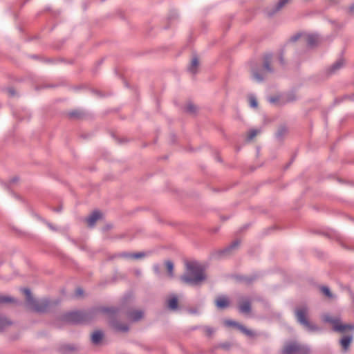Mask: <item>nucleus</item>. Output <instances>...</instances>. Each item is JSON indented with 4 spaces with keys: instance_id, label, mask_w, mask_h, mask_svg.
<instances>
[{
    "instance_id": "nucleus-23",
    "label": "nucleus",
    "mask_w": 354,
    "mask_h": 354,
    "mask_svg": "<svg viewBox=\"0 0 354 354\" xmlns=\"http://www.w3.org/2000/svg\"><path fill=\"white\" fill-rule=\"evenodd\" d=\"M144 256H145V254L142 252H138V253H136V254H129L126 255L127 257L133 259H140V258L143 257Z\"/></svg>"
},
{
    "instance_id": "nucleus-11",
    "label": "nucleus",
    "mask_w": 354,
    "mask_h": 354,
    "mask_svg": "<svg viewBox=\"0 0 354 354\" xmlns=\"http://www.w3.org/2000/svg\"><path fill=\"white\" fill-rule=\"evenodd\" d=\"M199 66V61L196 57H194L189 66V71L193 74L196 73Z\"/></svg>"
},
{
    "instance_id": "nucleus-15",
    "label": "nucleus",
    "mask_w": 354,
    "mask_h": 354,
    "mask_svg": "<svg viewBox=\"0 0 354 354\" xmlns=\"http://www.w3.org/2000/svg\"><path fill=\"white\" fill-rule=\"evenodd\" d=\"M320 290H321V292L323 293V295H324L328 299H333V295L330 292V290H329V288L328 287L322 286V287H321Z\"/></svg>"
},
{
    "instance_id": "nucleus-22",
    "label": "nucleus",
    "mask_w": 354,
    "mask_h": 354,
    "mask_svg": "<svg viewBox=\"0 0 354 354\" xmlns=\"http://www.w3.org/2000/svg\"><path fill=\"white\" fill-rule=\"evenodd\" d=\"M14 299L7 296L0 295V304L13 302Z\"/></svg>"
},
{
    "instance_id": "nucleus-2",
    "label": "nucleus",
    "mask_w": 354,
    "mask_h": 354,
    "mask_svg": "<svg viewBox=\"0 0 354 354\" xmlns=\"http://www.w3.org/2000/svg\"><path fill=\"white\" fill-rule=\"evenodd\" d=\"M323 320L326 322L330 323L333 329L341 333L346 332H353L354 325L351 324H343L337 317H332L329 315H324L323 316Z\"/></svg>"
},
{
    "instance_id": "nucleus-20",
    "label": "nucleus",
    "mask_w": 354,
    "mask_h": 354,
    "mask_svg": "<svg viewBox=\"0 0 354 354\" xmlns=\"http://www.w3.org/2000/svg\"><path fill=\"white\" fill-rule=\"evenodd\" d=\"M270 61H271L270 55H267L265 57L263 67H264L265 70H266L267 71H271V69L269 67V64H270Z\"/></svg>"
},
{
    "instance_id": "nucleus-27",
    "label": "nucleus",
    "mask_w": 354,
    "mask_h": 354,
    "mask_svg": "<svg viewBox=\"0 0 354 354\" xmlns=\"http://www.w3.org/2000/svg\"><path fill=\"white\" fill-rule=\"evenodd\" d=\"M290 0H280L277 6V10H280L282 8L286 3L289 2Z\"/></svg>"
},
{
    "instance_id": "nucleus-13",
    "label": "nucleus",
    "mask_w": 354,
    "mask_h": 354,
    "mask_svg": "<svg viewBox=\"0 0 354 354\" xmlns=\"http://www.w3.org/2000/svg\"><path fill=\"white\" fill-rule=\"evenodd\" d=\"M168 306L171 310H176L178 307V299L174 296L168 300Z\"/></svg>"
},
{
    "instance_id": "nucleus-3",
    "label": "nucleus",
    "mask_w": 354,
    "mask_h": 354,
    "mask_svg": "<svg viewBox=\"0 0 354 354\" xmlns=\"http://www.w3.org/2000/svg\"><path fill=\"white\" fill-rule=\"evenodd\" d=\"M23 292L26 296L27 305L31 310L37 312H44L47 309L49 305L47 300L36 301L32 297L30 290L26 288L23 289Z\"/></svg>"
},
{
    "instance_id": "nucleus-31",
    "label": "nucleus",
    "mask_w": 354,
    "mask_h": 354,
    "mask_svg": "<svg viewBox=\"0 0 354 354\" xmlns=\"http://www.w3.org/2000/svg\"><path fill=\"white\" fill-rule=\"evenodd\" d=\"M275 101H276V100L274 98L272 97V98L270 99V102H272V103L275 102Z\"/></svg>"
},
{
    "instance_id": "nucleus-8",
    "label": "nucleus",
    "mask_w": 354,
    "mask_h": 354,
    "mask_svg": "<svg viewBox=\"0 0 354 354\" xmlns=\"http://www.w3.org/2000/svg\"><path fill=\"white\" fill-rule=\"evenodd\" d=\"M66 319L71 322H81L84 320V315L80 312H72L66 315Z\"/></svg>"
},
{
    "instance_id": "nucleus-1",
    "label": "nucleus",
    "mask_w": 354,
    "mask_h": 354,
    "mask_svg": "<svg viewBox=\"0 0 354 354\" xmlns=\"http://www.w3.org/2000/svg\"><path fill=\"white\" fill-rule=\"evenodd\" d=\"M206 278L203 267L196 263L187 264L185 273L181 276L183 282L190 285H198Z\"/></svg>"
},
{
    "instance_id": "nucleus-21",
    "label": "nucleus",
    "mask_w": 354,
    "mask_h": 354,
    "mask_svg": "<svg viewBox=\"0 0 354 354\" xmlns=\"http://www.w3.org/2000/svg\"><path fill=\"white\" fill-rule=\"evenodd\" d=\"M259 131L256 129L250 130L248 133L247 140L249 141L252 140L259 133Z\"/></svg>"
},
{
    "instance_id": "nucleus-10",
    "label": "nucleus",
    "mask_w": 354,
    "mask_h": 354,
    "mask_svg": "<svg viewBox=\"0 0 354 354\" xmlns=\"http://www.w3.org/2000/svg\"><path fill=\"white\" fill-rule=\"evenodd\" d=\"M216 305L219 308H224L228 306L229 301L226 297H219L216 300Z\"/></svg>"
},
{
    "instance_id": "nucleus-24",
    "label": "nucleus",
    "mask_w": 354,
    "mask_h": 354,
    "mask_svg": "<svg viewBox=\"0 0 354 354\" xmlns=\"http://www.w3.org/2000/svg\"><path fill=\"white\" fill-rule=\"evenodd\" d=\"M249 103L250 106L252 108H257L258 106L257 99L254 96H250L249 97Z\"/></svg>"
},
{
    "instance_id": "nucleus-9",
    "label": "nucleus",
    "mask_w": 354,
    "mask_h": 354,
    "mask_svg": "<svg viewBox=\"0 0 354 354\" xmlns=\"http://www.w3.org/2000/svg\"><path fill=\"white\" fill-rule=\"evenodd\" d=\"M102 217V214L98 212H93L87 218L86 223L88 227H92L95 225L97 221L100 220Z\"/></svg>"
},
{
    "instance_id": "nucleus-7",
    "label": "nucleus",
    "mask_w": 354,
    "mask_h": 354,
    "mask_svg": "<svg viewBox=\"0 0 354 354\" xmlns=\"http://www.w3.org/2000/svg\"><path fill=\"white\" fill-rule=\"evenodd\" d=\"M353 336L352 334H344L339 340V344L343 352H347L349 346L353 341Z\"/></svg>"
},
{
    "instance_id": "nucleus-25",
    "label": "nucleus",
    "mask_w": 354,
    "mask_h": 354,
    "mask_svg": "<svg viewBox=\"0 0 354 354\" xmlns=\"http://www.w3.org/2000/svg\"><path fill=\"white\" fill-rule=\"evenodd\" d=\"M225 323V326H234V327H236L237 328H239V326H240L239 324L232 321V320H225L224 322Z\"/></svg>"
},
{
    "instance_id": "nucleus-12",
    "label": "nucleus",
    "mask_w": 354,
    "mask_h": 354,
    "mask_svg": "<svg viewBox=\"0 0 354 354\" xmlns=\"http://www.w3.org/2000/svg\"><path fill=\"white\" fill-rule=\"evenodd\" d=\"M102 332L97 330L95 331L91 335V340L94 344H98L102 339Z\"/></svg>"
},
{
    "instance_id": "nucleus-18",
    "label": "nucleus",
    "mask_w": 354,
    "mask_h": 354,
    "mask_svg": "<svg viewBox=\"0 0 354 354\" xmlns=\"http://www.w3.org/2000/svg\"><path fill=\"white\" fill-rule=\"evenodd\" d=\"M239 330H240L243 333H244L245 335H248V336H253L254 335V333L252 330L246 328L245 327H244L243 326L241 325L239 326Z\"/></svg>"
},
{
    "instance_id": "nucleus-32",
    "label": "nucleus",
    "mask_w": 354,
    "mask_h": 354,
    "mask_svg": "<svg viewBox=\"0 0 354 354\" xmlns=\"http://www.w3.org/2000/svg\"><path fill=\"white\" fill-rule=\"evenodd\" d=\"M120 330L125 331V330H127V327H123V328H120Z\"/></svg>"
},
{
    "instance_id": "nucleus-17",
    "label": "nucleus",
    "mask_w": 354,
    "mask_h": 354,
    "mask_svg": "<svg viewBox=\"0 0 354 354\" xmlns=\"http://www.w3.org/2000/svg\"><path fill=\"white\" fill-rule=\"evenodd\" d=\"M344 60L339 59L337 62H336L331 67V71L335 72V71L340 68L344 65Z\"/></svg>"
},
{
    "instance_id": "nucleus-26",
    "label": "nucleus",
    "mask_w": 354,
    "mask_h": 354,
    "mask_svg": "<svg viewBox=\"0 0 354 354\" xmlns=\"http://www.w3.org/2000/svg\"><path fill=\"white\" fill-rule=\"evenodd\" d=\"M10 324V322L6 318L0 317V329H2L6 326Z\"/></svg>"
},
{
    "instance_id": "nucleus-30",
    "label": "nucleus",
    "mask_w": 354,
    "mask_h": 354,
    "mask_svg": "<svg viewBox=\"0 0 354 354\" xmlns=\"http://www.w3.org/2000/svg\"><path fill=\"white\" fill-rule=\"evenodd\" d=\"M253 77L257 81H261L263 79V77L260 76L257 73H254Z\"/></svg>"
},
{
    "instance_id": "nucleus-6",
    "label": "nucleus",
    "mask_w": 354,
    "mask_h": 354,
    "mask_svg": "<svg viewBox=\"0 0 354 354\" xmlns=\"http://www.w3.org/2000/svg\"><path fill=\"white\" fill-rule=\"evenodd\" d=\"M299 39L302 43H306L308 46H314L319 42V39L314 34H299L291 38L292 41Z\"/></svg>"
},
{
    "instance_id": "nucleus-4",
    "label": "nucleus",
    "mask_w": 354,
    "mask_h": 354,
    "mask_svg": "<svg viewBox=\"0 0 354 354\" xmlns=\"http://www.w3.org/2000/svg\"><path fill=\"white\" fill-rule=\"evenodd\" d=\"M308 313V308L306 306H302L298 307L295 310V315L297 321L304 326L306 328L309 330H315L316 327L311 324L310 322L307 319V315Z\"/></svg>"
},
{
    "instance_id": "nucleus-16",
    "label": "nucleus",
    "mask_w": 354,
    "mask_h": 354,
    "mask_svg": "<svg viewBox=\"0 0 354 354\" xmlns=\"http://www.w3.org/2000/svg\"><path fill=\"white\" fill-rule=\"evenodd\" d=\"M142 317V313L141 311L137 310L133 312L130 315V318L133 321H138Z\"/></svg>"
},
{
    "instance_id": "nucleus-5",
    "label": "nucleus",
    "mask_w": 354,
    "mask_h": 354,
    "mask_svg": "<svg viewBox=\"0 0 354 354\" xmlns=\"http://www.w3.org/2000/svg\"><path fill=\"white\" fill-rule=\"evenodd\" d=\"M309 353L308 348L297 343L288 344L283 349V354H309Z\"/></svg>"
},
{
    "instance_id": "nucleus-19",
    "label": "nucleus",
    "mask_w": 354,
    "mask_h": 354,
    "mask_svg": "<svg viewBox=\"0 0 354 354\" xmlns=\"http://www.w3.org/2000/svg\"><path fill=\"white\" fill-rule=\"evenodd\" d=\"M167 270L170 277L173 276L174 264L172 262L168 261L165 263Z\"/></svg>"
},
{
    "instance_id": "nucleus-14",
    "label": "nucleus",
    "mask_w": 354,
    "mask_h": 354,
    "mask_svg": "<svg viewBox=\"0 0 354 354\" xmlns=\"http://www.w3.org/2000/svg\"><path fill=\"white\" fill-rule=\"evenodd\" d=\"M239 309L242 313H248L250 310V305L249 302H242L239 306Z\"/></svg>"
},
{
    "instance_id": "nucleus-33",
    "label": "nucleus",
    "mask_w": 354,
    "mask_h": 354,
    "mask_svg": "<svg viewBox=\"0 0 354 354\" xmlns=\"http://www.w3.org/2000/svg\"><path fill=\"white\" fill-rule=\"evenodd\" d=\"M280 62L282 64L283 62H282V59L280 58Z\"/></svg>"
},
{
    "instance_id": "nucleus-28",
    "label": "nucleus",
    "mask_w": 354,
    "mask_h": 354,
    "mask_svg": "<svg viewBox=\"0 0 354 354\" xmlns=\"http://www.w3.org/2000/svg\"><path fill=\"white\" fill-rule=\"evenodd\" d=\"M196 110V107L194 106V105L193 104H188L187 106V111H189V112H194V111Z\"/></svg>"
},
{
    "instance_id": "nucleus-29",
    "label": "nucleus",
    "mask_w": 354,
    "mask_h": 354,
    "mask_svg": "<svg viewBox=\"0 0 354 354\" xmlns=\"http://www.w3.org/2000/svg\"><path fill=\"white\" fill-rule=\"evenodd\" d=\"M83 295V290L81 288H77L75 290V296L79 297Z\"/></svg>"
}]
</instances>
